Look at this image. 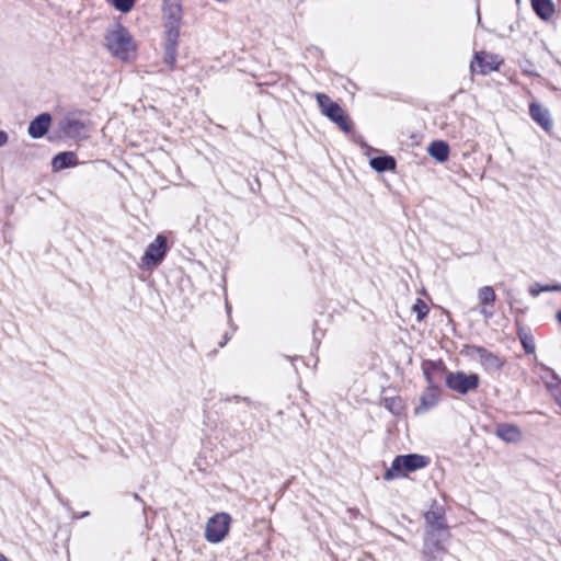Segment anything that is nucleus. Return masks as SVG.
<instances>
[{
	"label": "nucleus",
	"instance_id": "obj_6",
	"mask_svg": "<svg viewBox=\"0 0 561 561\" xmlns=\"http://www.w3.org/2000/svg\"><path fill=\"white\" fill-rule=\"evenodd\" d=\"M167 251V238L162 234H158L156 239L148 244L141 257V268L151 270L158 266L163 261Z\"/></svg>",
	"mask_w": 561,
	"mask_h": 561
},
{
	"label": "nucleus",
	"instance_id": "obj_22",
	"mask_svg": "<svg viewBox=\"0 0 561 561\" xmlns=\"http://www.w3.org/2000/svg\"><path fill=\"white\" fill-rule=\"evenodd\" d=\"M546 386L558 404L561 407V380L556 375H553L551 380L546 382Z\"/></svg>",
	"mask_w": 561,
	"mask_h": 561
},
{
	"label": "nucleus",
	"instance_id": "obj_25",
	"mask_svg": "<svg viewBox=\"0 0 561 561\" xmlns=\"http://www.w3.org/2000/svg\"><path fill=\"white\" fill-rule=\"evenodd\" d=\"M117 11L127 13L129 12L136 0H107Z\"/></svg>",
	"mask_w": 561,
	"mask_h": 561
},
{
	"label": "nucleus",
	"instance_id": "obj_1",
	"mask_svg": "<svg viewBox=\"0 0 561 561\" xmlns=\"http://www.w3.org/2000/svg\"><path fill=\"white\" fill-rule=\"evenodd\" d=\"M105 46L112 56L122 61H131L136 58L137 47L133 36L119 24L106 32Z\"/></svg>",
	"mask_w": 561,
	"mask_h": 561
},
{
	"label": "nucleus",
	"instance_id": "obj_8",
	"mask_svg": "<svg viewBox=\"0 0 561 561\" xmlns=\"http://www.w3.org/2000/svg\"><path fill=\"white\" fill-rule=\"evenodd\" d=\"M501 64L502 59L499 56L479 51L471 61L470 70L472 73L488 75L497 70Z\"/></svg>",
	"mask_w": 561,
	"mask_h": 561
},
{
	"label": "nucleus",
	"instance_id": "obj_5",
	"mask_svg": "<svg viewBox=\"0 0 561 561\" xmlns=\"http://www.w3.org/2000/svg\"><path fill=\"white\" fill-rule=\"evenodd\" d=\"M480 378L477 374L465 371H450L446 375V387L459 394L474 391L479 387Z\"/></svg>",
	"mask_w": 561,
	"mask_h": 561
},
{
	"label": "nucleus",
	"instance_id": "obj_2",
	"mask_svg": "<svg viewBox=\"0 0 561 561\" xmlns=\"http://www.w3.org/2000/svg\"><path fill=\"white\" fill-rule=\"evenodd\" d=\"M430 463L426 456L409 454L397 456L390 467L386 470L383 479L391 481L407 477L409 473L425 468Z\"/></svg>",
	"mask_w": 561,
	"mask_h": 561
},
{
	"label": "nucleus",
	"instance_id": "obj_3",
	"mask_svg": "<svg viewBox=\"0 0 561 561\" xmlns=\"http://www.w3.org/2000/svg\"><path fill=\"white\" fill-rule=\"evenodd\" d=\"M321 113L335 123L342 130L350 131L351 125L343 108L333 102L328 95L317 93L316 95Z\"/></svg>",
	"mask_w": 561,
	"mask_h": 561
},
{
	"label": "nucleus",
	"instance_id": "obj_4",
	"mask_svg": "<svg viewBox=\"0 0 561 561\" xmlns=\"http://www.w3.org/2000/svg\"><path fill=\"white\" fill-rule=\"evenodd\" d=\"M231 517L227 513H216L205 525V539L210 543L221 542L229 533Z\"/></svg>",
	"mask_w": 561,
	"mask_h": 561
},
{
	"label": "nucleus",
	"instance_id": "obj_14",
	"mask_svg": "<svg viewBox=\"0 0 561 561\" xmlns=\"http://www.w3.org/2000/svg\"><path fill=\"white\" fill-rule=\"evenodd\" d=\"M50 121L49 114H41L30 123L28 135L35 139L43 137L49 128Z\"/></svg>",
	"mask_w": 561,
	"mask_h": 561
},
{
	"label": "nucleus",
	"instance_id": "obj_26",
	"mask_svg": "<svg viewBox=\"0 0 561 561\" xmlns=\"http://www.w3.org/2000/svg\"><path fill=\"white\" fill-rule=\"evenodd\" d=\"M412 310L416 313L417 321H422L430 311L427 305L422 299L415 301Z\"/></svg>",
	"mask_w": 561,
	"mask_h": 561
},
{
	"label": "nucleus",
	"instance_id": "obj_12",
	"mask_svg": "<svg viewBox=\"0 0 561 561\" xmlns=\"http://www.w3.org/2000/svg\"><path fill=\"white\" fill-rule=\"evenodd\" d=\"M162 11L172 26L178 25L182 18L181 0H163Z\"/></svg>",
	"mask_w": 561,
	"mask_h": 561
},
{
	"label": "nucleus",
	"instance_id": "obj_7",
	"mask_svg": "<svg viewBox=\"0 0 561 561\" xmlns=\"http://www.w3.org/2000/svg\"><path fill=\"white\" fill-rule=\"evenodd\" d=\"M496 294L491 286H482L477 291L478 305L474 310L481 314L484 321H489L494 316V304Z\"/></svg>",
	"mask_w": 561,
	"mask_h": 561
},
{
	"label": "nucleus",
	"instance_id": "obj_11",
	"mask_svg": "<svg viewBox=\"0 0 561 561\" xmlns=\"http://www.w3.org/2000/svg\"><path fill=\"white\" fill-rule=\"evenodd\" d=\"M427 382L428 385L426 389L422 392L420 397V403L414 410L416 414L424 413L430 409L434 408L439 400L440 389L436 387L428 377Z\"/></svg>",
	"mask_w": 561,
	"mask_h": 561
},
{
	"label": "nucleus",
	"instance_id": "obj_24",
	"mask_svg": "<svg viewBox=\"0 0 561 561\" xmlns=\"http://www.w3.org/2000/svg\"><path fill=\"white\" fill-rule=\"evenodd\" d=\"M385 408L392 414L400 415L403 411L402 400L399 397L386 398Z\"/></svg>",
	"mask_w": 561,
	"mask_h": 561
},
{
	"label": "nucleus",
	"instance_id": "obj_29",
	"mask_svg": "<svg viewBox=\"0 0 561 561\" xmlns=\"http://www.w3.org/2000/svg\"><path fill=\"white\" fill-rule=\"evenodd\" d=\"M557 319H558L559 323L561 324V310L557 313Z\"/></svg>",
	"mask_w": 561,
	"mask_h": 561
},
{
	"label": "nucleus",
	"instance_id": "obj_19",
	"mask_svg": "<svg viewBox=\"0 0 561 561\" xmlns=\"http://www.w3.org/2000/svg\"><path fill=\"white\" fill-rule=\"evenodd\" d=\"M77 156L71 151L58 153L51 161V168L54 171H60L66 168L77 165Z\"/></svg>",
	"mask_w": 561,
	"mask_h": 561
},
{
	"label": "nucleus",
	"instance_id": "obj_13",
	"mask_svg": "<svg viewBox=\"0 0 561 561\" xmlns=\"http://www.w3.org/2000/svg\"><path fill=\"white\" fill-rule=\"evenodd\" d=\"M443 550L444 548L440 545L436 534L433 531H427L423 548V554L427 558V560H435L443 552Z\"/></svg>",
	"mask_w": 561,
	"mask_h": 561
},
{
	"label": "nucleus",
	"instance_id": "obj_27",
	"mask_svg": "<svg viewBox=\"0 0 561 561\" xmlns=\"http://www.w3.org/2000/svg\"><path fill=\"white\" fill-rule=\"evenodd\" d=\"M522 343L526 353L531 354L535 352L536 346L533 340L525 337L522 339Z\"/></svg>",
	"mask_w": 561,
	"mask_h": 561
},
{
	"label": "nucleus",
	"instance_id": "obj_9",
	"mask_svg": "<svg viewBox=\"0 0 561 561\" xmlns=\"http://www.w3.org/2000/svg\"><path fill=\"white\" fill-rule=\"evenodd\" d=\"M59 136L68 138H82L85 136V125L73 115H66L56 125Z\"/></svg>",
	"mask_w": 561,
	"mask_h": 561
},
{
	"label": "nucleus",
	"instance_id": "obj_10",
	"mask_svg": "<svg viewBox=\"0 0 561 561\" xmlns=\"http://www.w3.org/2000/svg\"><path fill=\"white\" fill-rule=\"evenodd\" d=\"M469 355L477 359L486 370H499L504 365V360L502 358L482 347H471L469 350Z\"/></svg>",
	"mask_w": 561,
	"mask_h": 561
},
{
	"label": "nucleus",
	"instance_id": "obj_28",
	"mask_svg": "<svg viewBox=\"0 0 561 561\" xmlns=\"http://www.w3.org/2000/svg\"><path fill=\"white\" fill-rule=\"evenodd\" d=\"M9 141V135L7 131L0 129V148L5 146Z\"/></svg>",
	"mask_w": 561,
	"mask_h": 561
},
{
	"label": "nucleus",
	"instance_id": "obj_18",
	"mask_svg": "<svg viewBox=\"0 0 561 561\" xmlns=\"http://www.w3.org/2000/svg\"><path fill=\"white\" fill-rule=\"evenodd\" d=\"M427 153L436 161L445 162L449 157V147L447 142L443 140H435L430 144Z\"/></svg>",
	"mask_w": 561,
	"mask_h": 561
},
{
	"label": "nucleus",
	"instance_id": "obj_23",
	"mask_svg": "<svg viewBox=\"0 0 561 561\" xmlns=\"http://www.w3.org/2000/svg\"><path fill=\"white\" fill-rule=\"evenodd\" d=\"M548 291H561V285H541L539 283H534L529 286V294L533 297H537L539 294Z\"/></svg>",
	"mask_w": 561,
	"mask_h": 561
},
{
	"label": "nucleus",
	"instance_id": "obj_15",
	"mask_svg": "<svg viewBox=\"0 0 561 561\" xmlns=\"http://www.w3.org/2000/svg\"><path fill=\"white\" fill-rule=\"evenodd\" d=\"M530 115L534 121H536L545 130H550L552 127V122L550 119L549 111L543 108L541 105L537 103L530 104Z\"/></svg>",
	"mask_w": 561,
	"mask_h": 561
},
{
	"label": "nucleus",
	"instance_id": "obj_17",
	"mask_svg": "<svg viewBox=\"0 0 561 561\" xmlns=\"http://www.w3.org/2000/svg\"><path fill=\"white\" fill-rule=\"evenodd\" d=\"M531 7L536 14L545 21L552 19L556 12L552 0H531Z\"/></svg>",
	"mask_w": 561,
	"mask_h": 561
},
{
	"label": "nucleus",
	"instance_id": "obj_30",
	"mask_svg": "<svg viewBox=\"0 0 561 561\" xmlns=\"http://www.w3.org/2000/svg\"><path fill=\"white\" fill-rule=\"evenodd\" d=\"M0 561H9L3 554H0Z\"/></svg>",
	"mask_w": 561,
	"mask_h": 561
},
{
	"label": "nucleus",
	"instance_id": "obj_21",
	"mask_svg": "<svg viewBox=\"0 0 561 561\" xmlns=\"http://www.w3.org/2000/svg\"><path fill=\"white\" fill-rule=\"evenodd\" d=\"M369 165L377 172L392 171L396 168V161L391 156L373 158Z\"/></svg>",
	"mask_w": 561,
	"mask_h": 561
},
{
	"label": "nucleus",
	"instance_id": "obj_31",
	"mask_svg": "<svg viewBox=\"0 0 561 561\" xmlns=\"http://www.w3.org/2000/svg\"><path fill=\"white\" fill-rule=\"evenodd\" d=\"M477 14H478V22H480V21H481V18H480L479 12H478Z\"/></svg>",
	"mask_w": 561,
	"mask_h": 561
},
{
	"label": "nucleus",
	"instance_id": "obj_20",
	"mask_svg": "<svg viewBox=\"0 0 561 561\" xmlns=\"http://www.w3.org/2000/svg\"><path fill=\"white\" fill-rule=\"evenodd\" d=\"M425 520L431 527L430 531H440L446 529V523L440 510H432L425 514Z\"/></svg>",
	"mask_w": 561,
	"mask_h": 561
},
{
	"label": "nucleus",
	"instance_id": "obj_16",
	"mask_svg": "<svg viewBox=\"0 0 561 561\" xmlns=\"http://www.w3.org/2000/svg\"><path fill=\"white\" fill-rule=\"evenodd\" d=\"M496 435L504 442L517 443L522 439L520 430L512 424H500L496 426Z\"/></svg>",
	"mask_w": 561,
	"mask_h": 561
}]
</instances>
